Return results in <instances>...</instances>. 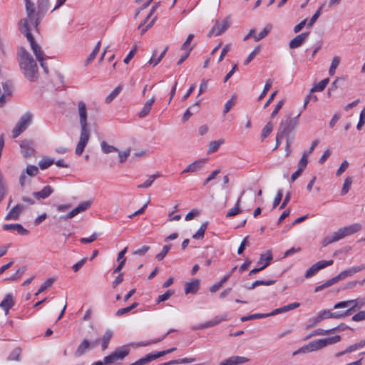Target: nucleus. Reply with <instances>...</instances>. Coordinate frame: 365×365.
Here are the masks:
<instances>
[{
	"label": "nucleus",
	"instance_id": "a18cd8bd",
	"mask_svg": "<svg viewBox=\"0 0 365 365\" xmlns=\"http://www.w3.org/2000/svg\"><path fill=\"white\" fill-rule=\"evenodd\" d=\"M160 175L158 174L150 175L143 184L138 185L139 188H148L151 186L154 180L158 178Z\"/></svg>",
	"mask_w": 365,
	"mask_h": 365
},
{
	"label": "nucleus",
	"instance_id": "ddd939ff",
	"mask_svg": "<svg viewBox=\"0 0 365 365\" xmlns=\"http://www.w3.org/2000/svg\"><path fill=\"white\" fill-rule=\"evenodd\" d=\"M91 204H92V200H88V201L81 202L76 208H74L71 211H70L67 215L60 216L59 220L60 221H62V220L66 221V220L73 218L78 214L83 212L86 211V210H88L90 207V206L91 205Z\"/></svg>",
	"mask_w": 365,
	"mask_h": 365
},
{
	"label": "nucleus",
	"instance_id": "f3484780",
	"mask_svg": "<svg viewBox=\"0 0 365 365\" xmlns=\"http://www.w3.org/2000/svg\"><path fill=\"white\" fill-rule=\"evenodd\" d=\"M364 269H365V265H364V264H361L360 266H356V267H352L346 270L341 272L339 274H338V275L339 277L340 280H343L348 277H351V276L354 275L356 273H357Z\"/></svg>",
	"mask_w": 365,
	"mask_h": 365
},
{
	"label": "nucleus",
	"instance_id": "13d9d810",
	"mask_svg": "<svg viewBox=\"0 0 365 365\" xmlns=\"http://www.w3.org/2000/svg\"><path fill=\"white\" fill-rule=\"evenodd\" d=\"M272 85V80L268 79L266 81V83L264 85V89L262 92V93L259 95L258 100L261 101L267 93V92L269 91Z\"/></svg>",
	"mask_w": 365,
	"mask_h": 365
},
{
	"label": "nucleus",
	"instance_id": "e2e57ef3",
	"mask_svg": "<svg viewBox=\"0 0 365 365\" xmlns=\"http://www.w3.org/2000/svg\"><path fill=\"white\" fill-rule=\"evenodd\" d=\"M275 280H257L252 284V287L255 289L256 287L259 285L269 286L275 283Z\"/></svg>",
	"mask_w": 365,
	"mask_h": 365
},
{
	"label": "nucleus",
	"instance_id": "20e7f679",
	"mask_svg": "<svg viewBox=\"0 0 365 365\" xmlns=\"http://www.w3.org/2000/svg\"><path fill=\"white\" fill-rule=\"evenodd\" d=\"M362 229L360 223H354L339 229L337 231L327 235L324 240V244L327 245L332 242L339 241L345 237L354 235Z\"/></svg>",
	"mask_w": 365,
	"mask_h": 365
},
{
	"label": "nucleus",
	"instance_id": "4be33fe9",
	"mask_svg": "<svg viewBox=\"0 0 365 365\" xmlns=\"http://www.w3.org/2000/svg\"><path fill=\"white\" fill-rule=\"evenodd\" d=\"M200 287V280L197 279H192L190 282H187L185 285V293L195 294Z\"/></svg>",
	"mask_w": 365,
	"mask_h": 365
},
{
	"label": "nucleus",
	"instance_id": "0e129e2a",
	"mask_svg": "<svg viewBox=\"0 0 365 365\" xmlns=\"http://www.w3.org/2000/svg\"><path fill=\"white\" fill-rule=\"evenodd\" d=\"M26 267H23L19 269L14 274H13L12 276H11L9 278L5 279V280H11V281L16 280L17 279L21 277V276L26 271Z\"/></svg>",
	"mask_w": 365,
	"mask_h": 365
},
{
	"label": "nucleus",
	"instance_id": "680f3d73",
	"mask_svg": "<svg viewBox=\"0 0 365 365\" xmlns=\"http://www.w3.org/2000/svg\"><path fill=\"white\" fill-rule=\"evenodd\" d=\"M275 280H257L252 284V287L255 289L256 287L259 285L269 286L275 283Z\"/></svg>",
	"mask_w": 365,
	"mask_h": 365
},
{
	"label": "nucleus",
	"instance_id": "dca6fc26",
	"mask_svg": "<svg viewBox=\"0 0 365 365\" xmlns=\"http://www.w3.org/2000/svg\"><path fill=\"white\" fill-rule=\"evenodd\" d=\"M309 34V32H304L295 36L289 41V48L294 49L300 47L305 42L308 38Z\"/></svg>",
	"mask_w": 365,
	"mask_h": 365
},
{
	"label": "nucleus",
	"instance_id": "aec40b11",
	"mask_svg": "<svg viewBox=\"0 0 365 365\" xmlns=\"http://www.w3.org/2000/svg\"><path fill=\"white\" fill-rule=\"evenodd\" d=\"M2 227L6 231H16L21 235H26L29 232V230L24 228L21 224H5Z\"/></svg>",
	"mask_w": 365,
	"mask_h": 365
},
{
	"label": "nucleus",
	"instance_id": "393cba45",
	"mask_svg": "<svg viewBox=\"0 0 365 365\" xmlns=\"http://www.w3.org/2000/svg\"><path fill=\"white\" fill-rule=\"evenodd\" d=\"M227 365H239L245 364L249 361L248 358L239 356H233L225 359Z\"/></svg>",
	"mask_w": 365,
	"mask_h": 365
},
{
	"label": "nucleus",
	"instance_id": "6e6d98bb",
	"mask_svg": "<svg viewBox=\"0 0 365 365\" xmlns=\"http://www.w3.org/2000/svg\"><path fill=\"white\" fill-rule=\"evenodd\" d=\"M334 261L332 259L330 260H321L315 263L317 269L319 271L327 267L332 265Z\"/></svg>",
	"mask_w": 365,
	"mask_h": 365
},
{
	"label": "nucleus",
	"instance_id": "9d476101",
	"mask_svg": "<svg viewBox=\"0 0 365 365\" xmlns=\"http://www.w3.org/2000/svg\"><path fill=\"white\" fill-rule=\"evenodd\" d=\"M0 87V108L3 107L11 98L13 92V83L11 81L2 83Z\"/></svg>",
	"mask_w": 365,
	"mask_h": 365
},
{
	"label": "nucleus",
	"instance_id": "1a4fd4ad",
	"mask_svg": "<svg viewBox=\"0 0 365 365\" xmlns=\"http://www.w3.org/2000/svg\"><path fill=\"white\" fill-rule=\"evenodd\" d=\"M32 116V114L28 112L21 117L12 130V136L14 138H17L28 128L31 122Z\"/></svg>",
	"mask_w": 365,
	"mask_h": 365
},
{
	"label": "nucleus",
	"instance_id": "c756f323",
	"mask_svg": "<svg viewBox=\"0 0 365 365\" xmlns=\"http://www.w3.org/2000/svg\"><path fill=\"white\" fill-rule=\"evenodd\" d=\"M272 29V26L271 24L266 25V26L262 29V31H260L258 34L254 36L255 41H259L261 39L265 38L269 34Z\"/></svg>",
	"mask_w": 365,
	"mask_h": 365
},
{
	"label": "nucleus",
	"instance_id": "412c9836",
	"mask_svg": "<svg viewBox=\"0 0 365 365\" xmlns=\"http://www.w3.org/2000/svg\"><path fill=\"white\" fill-rule=\"evenodd\" d=\"M299 306H300V304L298 302L291 303L287 305L283 306L280 308L274 309L272 312L269 313V314H270V317L274 316V315H277V314H281L283 312H287L293 310L294 309L298 308Z\"/></svg>",
	"mask_w": 365,
	"mask_h": 365
},
{
	"label": "nucleus",
	"instance_id": "6ab92c4d",
	"mask_svg": "<svg viewBox=\"0 0 365 365\" xmlns=\"http://www.w3.org/2000/svg\"><path fill=\"white\" fill-rule=\"evenodd\" d=\"M53 192V187L50 185H46L41 190L33 192V196L38 200H43L49 197Z\"/></svg>",
	"mask_w": 365,
	"mask_h": 365
},
{
	"label": "nucleus",
	"instance_id": "864d4df0",
	"mask_svg": "<svg viewBox=\"0 0 365 365\" xmlns=\"http://www.w3.org/2000/svg\"><path fill=\"white\" fill-rule=\"evenodd\" d=\"M20 215V213L16 210L14 207L11 209V210L7 213V215L5 217L6 220H16L19 219V217Z\"/></svg>",
	"mask_w": 365,
	"mask_h": 365
},
{
	"label": "nucleus",
	"instance_id": "c03bdc74",
	"mask_svg": "<svg viewBox=\"0 0 365 365\" xmlns=\"http://www.w3.org/2000/svg\"><path fill=\"white\" fill-rule=\"evenodd\" d=\"M21 354V349L19 347L15 348L8 356L10 361H19Z\"/></svg>",
	"mask_w": 365,
	"mask_h": 365
},
{
	"label": "nucleus",
	"instance_id": "49530a36",
	"mask_svg": "<svg viewBox=\"0 0 365 365\" xmlns=\"http://www.w3.org/2000/svg\"><path fill=\"white\" fill-rule=\"evenodd\" d=\"M101 47V41H98L97 44L96 45V47L94 48L93 51L91 52V53L88 56L86 61V65L89 64L92 61H93L97 55V53L99 52Z\"/></svg>",
	"mask_w": 365,
	"mask_h": 365
},
{
	"label": "nucleus",
	"instance_id": "c9c22d12",
	"mask_svg": "<svg viewBox=\"0 0 365 365\" xmlns=\"http://www.w3.org/2000/svg\"><path fill=\"white\" fill-rule=\"evenodd\" d=\"M329 82V78H327L321 81L319 83L315 85L312 89L311 93L317 91H322L325 89L326 86Z\"/></svg>",
	"mask_w": 365,
	"mask_h": 365
},
{
	"label": "nucleus",
	"instance_id": "7ed1b4c3",
	"mask_svg": "<svg viewBox=\"0 0 365 365\" xmlns=\"http://www.w3.org/2000/svg\"><path fill=\"white\" fill-rule=\"evenodd\" d=\"M26 3V17L21 19L19 22V29L21 32L38 30V26L42 19L41 15L35 11L34 3L30 0H24Z\"/></svg>",
	"mask_w": 365,
	"mask_h": 365
},
{
	"label": "nucleus",
	"instance_id": "f257e3e1",
	"mask_svg": "<svg viewBox=\"0 0 365 365\" xmlns=\"http://www.w3.org/2000/svg\"><path fill=\"white\" fill-rule=\"evenodd\" d=\"M17 60L25 77L30 81H36L38 77V66L31 54L21 47L17 53Z\"/></svg>",
	"mask_w": 365,
	"mask_h": 365
},
{
	"label": "nucleus",
	"instance_id": "338daca9",
	"mask_svg": "<svg viewBox=\"0 0 365 365\" xmlns=\"http://www.w3.org/2000/svg\"><path fill=\"white\" fill-rule=\"evenodd\" d=\"M170 248L171 245L164 246L162 251L156 255V259L159 261L162 260L170 251Z\"/></svg>",
	"mask_w": 365,
	"mask_h": 365
},
{
	"label": "nucleus",
	"instance_id": "052dcab7",
	"mask_svg": "<svg viewBox=\"0 0 365 365\" xmlns=\"http://www.w3.org/2000/svg\"><path fill=\"white\" fill-rule=\"evenodd\" d=\"M307 154L303 153L302 158L298 163V169L304 171L307 165Z\"/></svg>",
	"mask_w": 365,
	"mask_h": 365
},
{
	"label": "nucleus",
	"instance_id": "2f4dec72",
	"mask_svg": "<svg viewBox=\"0 0 365 365\" xmlns=\"http://www.w3.org/2000/svg\"><path fill=\"white\" fill-rule=\"evenodd\" d=\"M265 259H266V262L263 265H262V266H260V267H259L257 268H255V269H252L250 272L249 275L252 276L253 274H255L258 272H259V271L264 269V268H266L269 264V262L272 259V254L271 253H268L267 256L265 257Z\"/></svg>",
	"mask_w": 365,
	"mask_h": 365
},
{
	"label": "nucleus",
	"instance_id": "423d86ee",
	"mask_svg": "<svg viewBox=\"0 0 365 365\" xmlns=\"http://www.w3.org/2000/svg\"><path fill=\"white\" fill-rule=\"evenodd\" d=\"M130 351L129 345L117 347L110 354L104 357V364L112 365L118 361H123L130 354Z\"/></svg>",
	"mask_w": 365,
	"mask_h": 365
},
{
	"label": "nucleus",
	"instance_id": "5701e85b",
	"mask_svg": "<svg viewBox=\"0 0 365 365\" xmlns=\"http://www.w3.org/2000/svg\"><path fill=\"white\" fill-rule=\"evenodd\" d=\"M155 101V96H153L150 100L145 102L141 110L138 113L139 118H144L150 113L153 103Z\"/></svg>",
	"mask_w": 365,
	"mask_h": 365
},
{
	"label": "nucleus",
	"instance_id": "4c0bfd02",
	"mask_svg": "<svg viewBox=\"0 0 365 365\" xmlns=\"http://www.w3.org/2000/svg\"><path fill=\"white\" fill-rule=\"evenodd\" d=\"M241 198L239 197L234 207L231 208L226 214V217H230L237 215L241 212L240 208Z\"/></svg>",
	"mask_w": 365,
	"mask_h": 365
},
{
	"label": "nucleus",
	"instance_id": "72a5a7b5",
	"mask_svg": "<svg viewBox=\"0 0 365 365\" xmlns=\"http://www.w3.org/2000/svg\"><path fill=\"white\" fill-rule=\"evenodd\" d=\"M101 148L103 153L106 154H108L110 153H117L118 152V149L113 145H108L106 141H102L101 143Z\"/></svg>",
	"mask_w": 365,
	"mask_h": 365
},
{
	"label": "nucleus",
	"instance_id": "e433bc0d",
	"mask_svg": "<svg viewBox=\"0 0 365 365\" xmlns=\"http://www.w3.org/2000/svg\"><path fill=\"white\" fill-rule=\"evenodd\" d=\"M270 317L269 313H264V314H252L246 317H242L241 318L242 322H245L248 320H254V319H262Z\"/></svg>",
	"mask_w": 365,
	"mask_h": 365
},
{
	"label": "nucleus",
	"instance_id": "69168bd1",
	"mask_svg": "<svg viewBox=\"0 0 365 365\" xmlns=\"http://www.w3.org/2000/svg\"><path fill=\"white\" fill-rule=\"evenodd\" d=\"M318 272H319V270L317 269L316 264H314L311 267H309L307 270V272L304 274V277L310 278V277H313L314 275H315Z\"/></svg>",
	"mask_w": 365,
	"mask_h": 365
},
{
	"label": "nucleus",
	"instance_id": "6e6552de",
	"mask_svg": "<svg viewBox=\"0 0 365 365\" xmlns=\"http://www.w3.org/2000/svg\"><path fill=\"white\" fill-rule=\"evenodd\" d=\"M301 112L295 116H292V115L286 116L284 119L282 120L278 130L288 136L289 134L297 126L298 118Z\"/></svg>",
	"mask_w": 365,
	"mask_h": 365
},
{
	"label": "nucleus",
	"instance_id": "2eb2a0df",
	"mask_svg": "<svg viewBox=\"0 0 365 365\" xmlns=\"http://www.w3.org/2000/svg\"><path fill=\"white\" fill-rule=\"evenodd\" d=\"M207 160L206 159H200L194 161L190 163L185 169H184L182 172V174L187 173H196L200 170L204 165L205 164Z\"/></svg>",
	"mask_w": 365,
	"mask_h": 365
},
{
	"label": "nucleus",
	"instance_id": "f704fd0d",
	"mask_svg": "<svg viewBox=\"0 0 365 365\" xmlns=\"http://www.w3.org/2000/svg\"><path fill=\"white\" fill-rule=\"evenodd\" d=\"M336 329L337 328H332V329H328V330H324V329H316V330L313 331L307 336V338H309V337H312V336H324V335L329 334H331V333L334 332Z\"/></svg>",
	"mask_w": 365,
	"mask_h": 365
},
{
	"label": "nucleus",
	"instance_id": "b1692460",
	"mask_svg": "<svg viewBox=\"0 0 365 365\" xmlns=\"http://www.w3.org/2000/svg\"><path fill=\"white\" fill-rule=\"evenodd\" d=\"M14 304V299L12 295L8 294L6 295L5 298L0 303V307L4 309L5 311V314H7L9 313V310L11 308Z\"/></svg>",
	"mask_w": 365,
	"mask_h": 365
},
{
	"label": "nucleus",
	"instance_id": "39448f33",
	"mask_svg": "<svg viewBox=\"0 0 365 365\" xmlns=\"http://www.w3.org/2000/svg\"><path fill=\"white\" fill-rule=\"evenodd\" d=\"M21 33L26 37L28 41L30 43L31 48L36 56V60L40 63L41 66L43 68L44 72L48 73V68L46 63L45 62V53L41 49V47L35 41L34 38L31 34V31H27L26 32Z\"/></svg>",
	"mask_w": 365,
	"mask_h": 365
},
{
	"label": "nucleus",
	"instance_id": "bf43d9fd",
	"mask_svg": "<svg viewBox=\"0 0 365 365\" xmlns=\"http://www.w3.org/2000/svg\"><path fill=\"white\" fill-rule=\"evenodd\" d=\"M349 315H351L350 312L349 311V309H346L345 311H339V312H332L331 318L342 319V318H344Z\"/></svg>",
	"mask_w": 365,
	"mask_h": 365
},
{
	"label": "nucleus",
	"instance_id": "cd10ccee",
	"mask_svg": "<svg viewBox=\"0 0 365 365\" xmlns=\"http://www.w3.org/2000/svg\"><path fill=\"white\" fill-rule=\"evenodd\" d=\"M351 302L354 303V305L348 309L351 314L353 312L356 311V309H360L365 305V298L351 299Z\"/></svg>",
	"mask_w": 365,
	"mask_h": 365
},
{
	"label": "nucleus",
	"instance_id": "603ef678",
	"mask_svg": "<svg viewBox=\"0 0 365 365\" xmlns=\"http://www.w3.org/2000/svg\"><path fill=\"white\" fill-rule=\"evenodd\" d=\"M353 179L351 177H347L344 182L343 187L341 189V195H346L350 188L351 185L352 184Z\"/></svg>",
	"mask_w": 365,
	"mask_h": 365
},
{
	"label": "nucleus",
	"instance_id": "774afa93",
	"mask_svg": "<svg viewBox=\"0 0 365 365\" xmlns=\"http://www.w3.org/2000/svg\"><path fill=\"white\" fill-rule=\"evenodd\" d=\"M26 173L29 176L34 177L38 173V169L35 165H28L26 170Z\"/></svg>",
	"mask_w": 365,
	"mask_h": 365
},
{
	"label": "nucleus",
	"instance_id": "9b49d317",
	"mask_svg": "<svg viewBox=\"0 0 365 365\" xmlns=\"http://www.w3.org/2000/svg\"><path fill=\"white\" fill-rule=\"evenodd\" d=\"M98 339L93 341H89L87 339H83L82 341L78 344L74 352L75 356H81L90 349L96 348L98 346Z\"/></svg>",
	"mask_w": 365,
	"mask_h": 365
},
{
	"label": "nucleus",
	"instance_id": "a878e982",
	"mask_svg": "<svg viewBox=\"0 0 365 365\" xmlns=\"http://www.w3.org/2000/svg\"><path fill=\"white\" fill-rule=\"evenodd\" d=\"M48 3L49 0H38L37 15H41V18L43 17L48 9Z\"/></svg>",
	"mask_w": 365,
	"mask_h": 365
},
{
	"label": "nucleus",
	"instance_id": "09e8293b",
	"mask_svg": "<svg viewBox=\"0 0 365 365\" xmlns=\"http://www.w3.org/2000/svg\"><path fill=\"white\" fill-rule=\"evenodd\" d=\"M224 143V140L211 141L209 144L208 153H212L217 151L219 147Z\"/></svg>",
	"mask_w": 365,
	"mask_h": 365
},
{
	"label": "nucleus",
	"instance_id": "de8ad7c7",
	"mask_svg": "<svg viewBox=\"0 0 365 365\" xmlns=\"http://www.w3.org/2000/svg\"><path fill=\"white\" fill-rule=\"evenodd\" d=\"M122 87H116L105 99L106 103H110L121 91Z\"/></svg>",
	"mask_w": 365,
	"mask_h": 365
},
{
	"label": "nucleus",
	"instance_id": "58836bf2",
	"mask_svg": "<svg viewBox=\"0 0 365 365\" xmlns=\"http://www.w3.org/2000/svg\"><path fill=\"white\" fill-rule=\"evenodd\" d=\"M207 227V222H204L201 225L195 234L192 235V238L195 240H201L204 237L205 230Z\"/></svg>",
	"mask_w": 365,
	"mask_h": 365
},
{
	"label": "nucleus",
	"instance_id": "c85d7f7f",
	"mask_svg": "<svg viewBox=\"0 0 365 365\" xmlns=\"http://www.w3.org/2000/svg\"><path fill=\"white\" fill-rule=\"evenodd\" d=\"M195 361V358H182L176 360H171L165 363L160 364L159 365H174V364H182L192 363Z\"/></svg>",
	"mask_w": 365,
	"mask_h": 365
},
{
	"label": "nucleus",
	"instance_id": "ea45409f",
	"mask_svg": "<svg viewBox=\"0 0 365 365\" xmlns=\"http://www.w3.org/2000/svg\"><path fill=\"white\" fill-rule=\"evenodd\" d=\"M273 125L272 123H267L265 126L263 128L261 134V140L263 141L272 131Z\"/></svg>",
	"mask_w": 365,
	"mask_h": 365
},
{
	"label": "nucleus",
	"instance_id": "5fc2aeb1",
	"mask_svg": "<svg viewBox=\"0 0 365 365\" xmlns=\"http://www.w3.org/2000/svg\"><path fill=\"white\" fill-rule=\"evenodd\" d=\"M321 322H322V320L318 314L317 317L311 318L307 321V322L306 324V328L310 329V328L314 327L317 324H319Z\"/></svg>",
	"mask_w": 365,
	"mask_h": 365
},
{
	"label": "nucleus",
	"instance_id": "f8f14e48",
	"mask_svg": "<svg viewBox=\"0 0 365 365\" xmlns=\"http://www.w3.org/2000/svg\"><path fill=\"white\" fill-rule=\"evenodd\" d=\"M231 25L230 17H226L222 20L216 21L215 25L210 31L209 36L214 35L215 36H220L223 32L227 31Z\"/></svg>",
	"mask_w": 365,
	"mask_h": 365
},
{
	"label": "nucleus",
	"instance_id": "37998d69",
	"mask_svg": "<svg viewBox=\"0 0 365 365\" xmlns=\"http://www.w3.org/2000/svg\"><path fill=\"white\" fill-rule=\"evenodd\" d=\"M173 331H174V330L171 329V330L168 331L165 334H164L160 338H158V339H156L150 340V341H145V342H141V343L138 344V346H145L150 345L151 344L158 343V342L163 341L169 334H170L171 332H173Z\"/></svg>",
	"mask_w": 365,
	"mask_h": 365
},
{
	"label": "nucleus",
	"instance_id": "f03ea898",
	"mask_svg": "<svg viewBox=\"0 0 365 365\" xmlns=\"http://www.w3.org/2000/svg\"><path fill=\"white\" fill-rule=\"evenodd\" d=\"M78 114L81 125V134L75 152L77 155H81L90 139V130L87 122V108L83 101L78 103Z\"/></svg>",
	"mask_w": 365,
	"mask_h": 365
},
{
	"label": "nucleus",
	"instance_id": "473e14b6",
	"mask_svg": "<svg viewBox=\"0 0 365 365\" xmlns=\"http://www.w3.org/2000/svg\"><path fill=\"white\" fill-rule=\"evenodd\" d=\"M237 95L233 94L232 98L227 101L225 105L223 110V115H225L235 105L236 103Z\"/></svg>",
	"mask_w": 365,
	"mask_h": 365
},
{
	"label": "nucleus",
	"instance_id": "79ce46f5",
	"mask_svg": "<svg viewBox=\"0 0 365 365\" xmlns=\"http://www.w3.org/2000/svg\"><path fill=\"white\" fill-rule=\"evenodd\" d=\"M324 6V4L321 5L319 9L316 11V12L314 14V15L312 16L309 21L307 23V27H312L313 24L317 21V20L319 19L322 14V10L323 6Z\"/></svg>",
	"mask_w": 365,
	"mask_h": 365
},
{
	"label": "nucleus",
	"instance_id": "a19ab883",
	"mask_svg": "<svg viewBox=\"0 0 365 365\" xmlns=\"http://www.w3.org/2000/svg\"><path fill=\"white\" fill-rule=\"evenodd\" d=\"M54 281H55V279H53V278L47 279L44 282V283L43 284H41V286L39 287L38 292L36 293L35 295L37 296L40 293L44 292L48 288L51 287L52 286L53 283L54 282Z\"/></svg>",
	"mask_w": 365,
	"mask_h": 365
},
{
	"label": "nucleus",
	"instance_id": "3c124183",
	"mask_svg": "<svg viewBox=\"0 0 365 365\" xmlns=\"http://www.w3.org/2000/svg\"><path fill=\"white\" fill-rule=\"evenodd\" d=\"M308 344L312 352L323 348L321 339L310 341Z\"/></svg>",
	"mask_w": 365,
	"mask_h": 365
},
{
	"label": "nucleus",
	"instance_id": "bb28decb",
	"mask_svg": "<svg viewBox=\"0 0 365 365\" xmlns=\"http://www.w3.org/2000/svg\"><path fill=\"white\" fill-rule=\"evenodd\" d=\"M113 336V332L110 330H107L101 338V349L103 351L106 350L109 344V342Z\"/></svg>",
	"mask_w": 365,
	"mask_h": 365
},
{
	"label": "nucleus",
	"instance_id": "a211bd4d",
	"mask_svg": "<svg viewBox=\"0 0 365 365\" xmlns=\"http://www.w3.org/2000/svg\"><path fill=\"white\" fill-rule=\"evenodd\" d=\"M155 11H154V9H151L149 14L147 15L144 21L140 24V25L138 26V29H141V34L145 33L150 28L153 26V25L157 19L156 16H155L147 25H145L148 20L153 16Z\"/></svg>",
	"mask_w": 365,
	"mask_h": 365
},
{
	"label": "nucleus",
	"instance_id": "4d7b16f0",
	"mask_svg": "<svg viewBox=\"0 0 365 365\" xmlns=\"http://www.w3.org/2000/svg\"><path fill=\"white\" fill-rule=\"evenodd\" d=\"M260 51V46H257L255 48V49L250 53L247 59L244 61L245 65L249 64L253 58L255 57L257 54Z\"/></svg>",
	"mask_w": 365,
	"mask_h": 365
},
{
	"label": "nucleus",
	"instance_id": "7c9ffc66",
	"mask_svg": "<svg viewBox=\"0 0 365 365\" xmlns=\"http://www.w3.org/2000/svg\"><path fill=\"white\" fill-rule=\"evenodd\" d=\"M323 348L328 346L336 344L341 341V336L336 335L331 337L321 339Z\"/></svg>",
	"mask_w": 365,
	"mask_h": 365
},
{
	"label": "nucleus",
	"instance_id": "4468645a",
	"mask_svg": "<svg viewBox=\"0 0 365 365\" xmlns=\"http://www.w3.org/2000/svg\"><path fill=\"white\" fill-rule=\"evenodd\" d=\"M21 152L24 158H30L34 155V144L29 140H23L20 145Z\"/></svg>",
	"mask_w": 365,
	"mask_h": 365
},
{
	"label": "nucleus",
	"instance_id": "8fccbe9b",
	"mask_svg": "<svg viewBox=\"0 0 365 365\" xmlns=\"http://www.w3.org/2000/svg\"><path fill=\"white\" fill-rule=\"evenodd\" d=\"M54 163V160L49 158H43L39 163L38 165L41 170L47 169Z\"/></svg>",
	"mask_w": 365,
	"mask_h": 365
},
{
	"label": "nucleus",
	"instance_id": "0eeeda50",
	"mask_svg": "<svg viewBox=\"0 0 365 365\" xmlns=\"http://www.w3.org/2000/svg\"><path fill=\"white\" fill-rule=\"evenodd\" d=\"M301 112L295 116H292V115L286 116L284 119L282 120L278 130L288 136L289 134L297 126L298 118Z\"/></svg>",
	"mask_w": 365,
	"mask_h": 365
}]
</instances>
